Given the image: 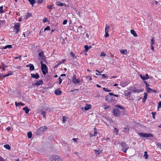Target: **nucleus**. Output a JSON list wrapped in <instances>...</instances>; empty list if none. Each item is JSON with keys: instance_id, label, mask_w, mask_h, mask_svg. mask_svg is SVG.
Instances as JSON below:
<instances>
[{"instance_id": "obj_1", "label": "nucleus", "mask_w": 161, "mask_h": 161, "mask_svg": "<svg viewBox=\"0 0 161 161\" xmlns=\"http://www.w3.org/2000/svg\"><path fill=\"white\" fill-rule=\"evenodd\" d=\"M40 63L41 65V69L43 75L46 74V73L48 72V69L46 65L45 64H43V62L41 61Z\"/></svg>"}, {"instance_id": "obj_2", "label": "nucleus", "mask_w": 161, "mask_h": 161, "mask_svg": "<svg viewBox=\"0 0 161 161\" xmlns=\"http://www.w3.org/2000/svg\"><path fill=\"white\" fill-rule=\"evenodd\" d=\"M50 161H63L62 158L56 155H53L50 158Z\"/></svg>"}, {"instance_id": "obj_3", "label": "nucleus", "mask_w": 161, "mask_h": 161, "mask_svg": "<svg viewBox=\"0 0 161 161\" xmlns=\"http://www.w3.org/2000/svg\"><path fill=\"white\" fill-rule=\"evenodd\" d=\"M47 128L45 126L41 127L36 131V134H40L41 132L46 130H47Z\"/></svg>"}, {"instance_id": "obj_4", "label": "nucleus", "mask_w": 161, "mask_h": 161, "mask_svg": "<svg viewBox=\"0 0 161 161\" xmlns=\"http://www.w3.org/2000/svg\"><path fill=\"white\" fill-rule=\"evenodd\" d=\"M139 135L140 136L143 137H150L153 136V135L150 133H139Z\"/></svg>"}, {"instance_id": "obj_5", "label": "nucleus", "mask_w": 161, "mask_h": 161, "mask_svg": "<svg viewBox=\"0 0 161 161\" xmlns=\"http://www.w3.org/2000/svg\"><path fill=\"white\" fill-rule=\"evenodd\" d=\"M121 145L122 147V150L125 153H126V151L129 148V147L124 142H122Z\"/></svg>"}, {"instance_id": "obj_6", "label": "nucleus", "mask_w": 161, "mask_h": 161, "mask_svg": "<svg viewBox=\"0 0 161 161\" xmlns=\"http://www.w3.org/2000/svg\"><path fill=\"white\" fill-rule=\"evenodd\" d=\"M112 113L115 117H118L120 115V111L117 108L114 109L113 110Z\"/></svg>"}, {"instance_id": "obj_7", "label": "nucleus", "mask_w": 161, "mask_h": 161, "mask_svg": "<svg viewBox=\"0 0 161 161\" xmlns=\"http://www.w3.org/2000/svg\"><path fill=\"white\" fill-rule=\"evenodd\" d=\"M19 26L20 24L18 23L17 24H16L14 27V32H15L16 34L19 31Z\"/></svg>"}, {"instance_id": "obj_8", "label": "nucleus", "mask_w": 161, "mask_h": 161, "mask_svg": "<svg viewBox=\"0 0 161 161\" xmlns=\"http://www.w3.org/2000/svg\"><path fill=\"white\" fill-rule=\"evenodd\" d=\"M140 76L141 79L143 80H146L149 79V76L147 74H146L143 76H142L141 74H140Z\"/></svg>"}, {"instance_id": "obj_9", "label": "nucleus", "mask_w": 161, "mask_h": 161, "mask_svg": "<svg viewBox=\"0 0 161 161\" xmlns=\"http://www.w3.org/2000/svg\"><path fill=\"white\" fill-rule=\"evenodd\" d=\"M43 84V81L42 80H40L36 82L33 84V85L35 86H38Z\"/></svg>"}, {"instance_id": "obj_10", "label": "nucleus", "mask_w": 161, "mask_h": 161, "mask_svg": "<svg viewBox=\"0 0 161 161\" xmlns=\"http://www.w3.org/2000/svg\"><path fill=\"white\" fill-rule=\"evenodd\" d=\"M31 75L32 78H35L36 79H38L40 77L39 75L37 73H36V74H31Z\"/></svg>"}, {"instance_id": "obj_11", "label": "nucleus", "mask_w": 161, "mask_h": 161, "mask_svg": "<svg viewBox=\"0 0 161 161\" xmlns=\"http://www.w3.org/2000/svg\"><path fill=\"white\" fill-rule=\"evenodd\" d=\"M55 94L57 95H59L62 93V91L59 89H56L54 92Z\"/></svg>"}, {"instance_id": "obj_12", "label": "nucleus", "mask_w": 161, "mask_h": 161, "mask_svg": "<svg viewBox=\"0 0 161 161\" xmlns=\"http://www.w3.org/2000/svg\"><path fill=\"white\" fill-rule=\"evenodd\" d=\"M38 56L39 57L42 59H44L45 57L44 55V53L43 51L40 52L38 54Z\"/></svg>"}, {"instance_id": "obj_13", "label": "nucleus", "mask_w": 161, "mask_h": 161, "mask_svg": "<svg viewBox=\"0 0 161 161\" xmlns=\"http://www.w3.org/2000/svg\"><path fill=\"white\" fill-rule=\"evenodd\" d=\"M129 90H130L131 91H133L134 92H140V90H138V91L137 89H136L135 88V87H134V88H133V89H132V87H130L129 89Z\"/></svg>"}, {"instance_id": "obj_14", "label": "nucleus", "mask_w": 161, "mask_h": 161, "mask_svg": "<svg viewBox=\"0 0 161 161\" xmlns=\"http://www.w3.org/2000/svg\"><path fill=\"white\" fill-rule=\"evenodd\" d=\"M46 110V109L45 110ZM41 112V114L43 115V117L44 118H46V110H42Z\"/></svg>"}, {"instance_id": "obj_15", "label": "nucleus", "mask_w": 161, "mask_h": 161, "mask_svg": "<svg viewBox=\"0 0 161 161\" xmlns=\"http://www.w3.org/2000/svg\"><path fill=\"white\" fill-rule=\"evenodd\" d=\"M91 108V105L90 104L86 105L84 108V109L85 110H88Z\"/></svg>"}, {"instance_id": "obj_16", "label": "nucleus", "mask_w": 161, "mask_h": 161, "mask_svg": "<svg viewBox=\"0 0 161 161\" xmlns=\"http://www.w3.org/2000/svg\"><path fill=\"white\" fill-rule=\"evenodd\" d=\"M111 98V101L112 100V98H110V97L108 95L106 96L105 100L108 102H109L110 101V99Z\"/></svg>"}, {"instance_id": "obj_17", "label": "nucleus", "mask_w": 161, "mask_h": 161, "mask_svg": "<svg viewBox=\"0 0 161 161\" xmlns=\"http://www.w3.org/2000/svg\"><path fill=\"white\" fill-rule=\"evenodd\" d=\"M23 110L25 111L26 114H28L30 111V109L26 106L23 108Z\"/></svg>"}, {"instance_id": "obj_18", "label": "nucleus", "mask_w": 161, "mask_h": 161, "mask_svg": "<svg viewBox=\"0 0 161 161\" xmlns=\"http://www.w3.org/2000/svg\"><path fill=\"white\" fill-rule=\"evenodd\" d=\"M130 32L131 34H132L134 36L136 37L137 36V34L136 33L135 31L133 30H130Z\"/></svg>"}, {"instance_id": "obj_19", "label": "nucleus", "mask_w": 161, "mask_h": 161, "mask_svg": "<svg viewBox=\"0 0 161 161\" xmlns=\"http://www.w3.org/2000/svg\"><path fill=\"white\" fill-rule=\"evenodd\" d=\"M147 93H144V96L142 99L143 102H145V101L146 100V99L147 98Z\"/></svg>"}, {"instance_id": "obj_20", "label": "nucleus", "mask_w": 161, "mask_h": 161, "mask_svg": "<svg viewBox=\"0 0 161 161\" xmlns=\"http://www.w3.org/2000/svg\"><path fill=\"white\" fill-rule=\"evenodd\" d=\"M29 66H30V69H29L30 71H33L34 70V67L32 64H29Z\"/></svg>"}, {"instance_id": "obj_21", "label": "nucleus", "mask_w": 161, "mask_h": 161, "mask_svg": "<svg viewBox=\"0 0 161 161\" xmlns=\"http://www.w3.org/2000/svg\"><path fill=\"white\" fill-rule=\"evenodd\" d=\"M68 117L66 116H64L63 117L62 122L65 123L68 119Z\"/></svg>"}, {"instance_id": "obj_22", "label": "nucleus", "mask_w": 161, "mask_h": 161, "mask_svg": "<svg viewBox=\"0 0 161 161\" xmlns=\"http://www.w3.org/2000/svg\"><path fill=\"white\" fill-rule=\"evenodd\" d=\"M145 89L146 90L147 92L148 93L151 92L152 91V89L149 87L148 86L145 87Z\"/></svg>"}, {"instance_id": "obj_23", "label": "nucleus", "mask_w": 161, "mask_h": 161, "mask_svg": "<svg viewBox=\"0 0 161 161\" xmlns=\"http://www.w3.org/2000/svg\"><path fill=\"white\" fill-rule=\"evenodd\" d=\"M72 82L74 84L78 83L80 82L79 80L78 79H75L74 80H72Z\"/></svg>"}, {"instance_id": "obj_24", "label": "nucleus", "mask_w": 161, "mask_h": 161, "mask_svg": "<svg viewBox=\"0 0 161 161\" xmlns=\"http://www.w3.org/2000/svg\"><path fill=\"white\" fill-rule=\"evenodd\" d=\"M95 153L96 155H99L102 153V151L100 150H95Z\"/></svg>"}, {"instance_id": "obj_25", "label": "nucleus", "mask_w": 161, "mask_h": 161, "mask_svg": "<svg viewBox=\"0 0 161 161\" xmlns=\"http://www.w3.org/2000/svg\"><path fill=\"white\" fill-rule=\"evenodd\" d=\"M109 25H108L107 24L106 25L105 28V32H108L109 29Z\"/></svg>"}, {"instance_id": "obj_26", "label": "nucleus", "mask_w": 161, "mask_h": 161, "mask_svg": "<svg viewBox=\"0 0 161 161\" xmlns=\"http://www.w3.org/2000/svg\"><path fill=\"white\" fill-rule=\"evenodd\" d=\"M28 1L30 2L31 4L33 6V5L36 3V1L35 0H28Z\"/></svg>"}, {"instance_id": "obj_27", "label": "nucleus", "mask_w": 161, "mask_h": 161, "mask_svg": "<svg viewBox=\"0 0 161 161\" xmlns=\"http://www.w3.org/2000/svg\"><path fill=\"white\" fill-rule=\"evenodd\" d=\"M4 147L6 149L10 150L11 149V147L8 144H5L4 145Z\"/></svg>"}, {"instance_id": "obj_28", "label": "nucleus", "mask_w": 161, "mask_h": 161, "mask_svg": "<svg viewBox=\"0 0 161 161\" xmlns=\"http://www.w3.org/2000/svg\"><path fill=\"white\" fill-rule=\"evenodd\" d=\"M27 136L29 138H30L32 136V134L31 132H29L27 133Z\"/></svg>"}, {"instance_id": "obj_29", "label": "nucleus", "mask_w": 161, "mask_h": 161, "mask_svg": "<svg viewBox=\"0 0 161 161\" xmlns=\"http://www.w3.org/2000/svg\"><path fill=\"white\" fill-rule=\"evenodd\" d=\"M116 106L117 107V108H119L120 109H123L124 110H125L124 108L123 107H122V106H121L119 105H117Z\"/></svg>"}, {"instance_id": "obj_30", "label": "nucleus", "mask_w": 161, "mask_h": 161, "mask_svg": "<svg viewBox=\"0 0 161 161\" xmlns=\"http://www.w3.org/2000/svg\"><path fill=\"white\" fill-rule=\"evenodd\" d=\"M65 61L66 60L65 59H63L62 61L59 62L57 64V65H58L64 63Z\"/></svg>"}, {"instance_id": "obj_31", "label": "nucleus", "mask_w": 161, "mask_h": 161, "mask_svg": "<svg viewBox=\"0 0 161 161\" xmlns=\"http://www.w3.org/2000/svg\"><path fill=\"white\" fill-rule=\"evenodd\" d=\"M120 52L123 54H125L127 53L126 50H120Z\"/></svg>"}, {"instance_id": "obj_32", "label": "nucleus", "mask_w": 161, "mask_h": 161, "mask_svg": "<svg viewBox=\"0 0 161 161\" xmlns=\"http://www.w3.org/2000/svg\"><path fill=\"white\" fill-rule=\"evenodd\" d=\"M12 46L11 45H6L5 47H4L3 48V49H6L7 48H12Z\"/></svg>"}, {"instance_id": "obj_33", "label": "nucleus", "mask_w": 161, "mask_h": 161, "mask_svg": "<svg viewBox=\"0 0 161 161\" xmlns=\"http://www.w3.org/2000/svg\"><path fill=\"white\" fill-rule=\"evenodd\" d=\"M85 51L87 52L89 49V46L88 45H85L84 46Z\"/></svg>"}, {"instance_id": "obj_34", "label": "nucleus", "mask_w": 161, "mask_h": 161, "mask_svg": "<svg viewBox=\"0 0 161 161\" xmlns=\"http://www.w3.org/2000/svg\"><path fill=\"white\" fill-rule=\"evenodd\" d=\"M155 41L154 40V38L153 37L151 39V45H153L154 44Z\"/></svg>"}, {"instance_id": "obj_35", "label": "nucleus", "mask_w": 161, "mask_h": 161, "mask_svg": "<svg viewBox=\"0 0 161 161\" xmlns=\"http://www.w3.org/2000/svg\"><path fill=\"white\" fill-rule=\"evenodd\" d=\"M0 21H2V22H0V26L1 25H4L5 24V20H0Z\"/></svg>"}, {"instance_id": "obj_36", "label": "nucleus", "mask_w": 161, "mask_h": 161, "mask_svg": "<svg viewBox=\"0 0 161 161\" xmlns=\"http://www.w3.org/2000/svg\"><path fill=\"white\" fill-rule=\"evenodd\" d=\"M148 155H147V151H145L144 152V156L145 157V158L147 159V158Z\"/></svg>"}, {"instance_id": "obj_37", "label": "nucleus", "mask_w": 161, "mask_h": 161, "mask_svg": "<svg viewBox=\"0 0 161 161\" xmlns=\"http://www.w3.org/2000/svg\"><path fill=\"white\" fill-rule=\"evenodd\" d=\"M103 89L104 91L106 92H110L111 91V90H109L108 89L105 88V87H103Z\"/></svg>"}, {"instance_id": "obj_38", "label": "nucleus", "mask_w": 161, "mask_h": 161, "mask_svg": "<svg viewBox=\"0 0 161 161\" xmlns=\"http://www.w3.org/2000/svg\"><path fill=\"white\" fill-rule=\"evenodd\" d=\"M63 4L62 3L58 2L57 3V5L58 6H62Z\"/></svg>"}, {"instance_id": "obj_39", "label": "nucleus", "mask_w": 161, "mask_h": 161, "mask_svg": "<svg viewBox=\"0 0 161 161\" xmlns=\"http://www.w3.org/2000/svg\"><path fill=\"white\" fill-rule=\"evenodd\" d=\"M50 29V26H47L45 28H44V30L45 31L47 30H49Z\"/></svg>"}, {"instance_id": "obj_40", "label": "nucleus", "mask_w": 161, "mask_h": 161, "mask_svg": "<svg viewBox=\"0 0 161 161\" xmlns=\"http://www.w3.org/2000/svg\"><path fill=\"white\" fill-rule=\"evenodd\" d=\"M70 54L72 56L73 58H76V57H75V54L74 53H73V52H70Z\"/></svg>"}, {"instance_id": "obj_41", "label": "nucleus", "mask_w": 161, "mask_h": 161, "mask_svg": "<svg viewBox=\"0 0 161 161\" xmlns=\"http://www.w3.org/2000/svg\"><path fill=\"white\" fill-rule=\"evenodd\" d=\"M131 95V92H127L125 93V96H129V95Z\"/></svg>"}, {"instance_id": "obj_42", "label": "nucleus", "mask_w": 161, "mask_h": 161, "mask_svg": "<svg viewBox=\"0 0 161 161\" xmlns=\"http://www.w3.org/2000/svg\"><path fill=\"white\" fill-rule=\"evenodd\" d=\"M94 134L95 135V136L97 133V130L95 128H94Z\"/></svg>"}, {"instance_id": "obj_43", "label": "nucleus", "mask_w": 161, "mask_h": 161, "mask_svg": "<svg viewBox=\"0 0 161 161\" xmlns=\"http://www.w3.org/2000/svg\"><path fill=\"white\" fill-rule=\"evenodd\" d=\"M125 131V132H128L129 130V129L128 126H126L124 128Z\"/></svg>"}, {"instance_id": "obj_44", "label": "nucleus", "mask_w": 161, "mask_h": 161, "mask_svg": "<svg viewBox=\"0 0 161 161\" xmlns=\"http://www.w3.org/2000/svg\"><path fill=\"white\" fill-rule=\"evenodd\" d=\"M161 108V101H159L158 103V108Z\"/></svg>"}, {"instance_id": "obj_45", "label": "nucleus", "mask_w": 161, "mask_h": 161, "mask_svg": "<svg viewBox=\"0 0 161 161\" xmlns=\"http://www.w3.org/2000/svg\"><path fill=\"white\" fill-rule=\"evenodd\" d=\"M143 82L146 85V87L148 86H150L147 83V82L146 81H144Z\"/></svg>"}, {"instance_id": "obj_46", "label": "nucleus", "mask_w": 161, "mask_h": 161, "mask_svg": "<svg viewBox=\"0 0 161 161\" xmlns=\"http://www.w3.org/2000/svg\"><path fill=\"white\" fill-rule=\"evenodd\" d=\"M152 114L153 115V117L154 119L155 118V115L156 114V112H152Z\"/></svg>"}, {"instance_id": "obj_47", "label": "nucleus", "mask_w": 161, "mask_h": 161, "mask_svg": "<svg viewBox=\"0 0 161 161\" xmlns=\"http://www.w3.org/2000/svg\"><path fill=\"white\" fill-rule=\"evenodd\" d=\"M114 132L116 133V134H118V130L116 128H115L114 129Z\"/></svg>"}, {"instance_id": "obj_48", "label": "nucleus", "mask_w": 161, "mask_h": 161, "mask_svg": "<svg viewBox=\"0 0 161 161\" xmlns=\"http://www.w3.org/2000/svg\"><path fill=\"white\" fill-rule=\"evenodd\" d=\"M102 75V78H108V76H107V75H105V74H101V75Z\"/></svg>"}, {"instance_id": "obj_49", "label": "nucleus", "mask_w": 161, "mask_h": 161, "mask_svg": "<svg viewBox=\"0 0 161 161\" xmlns=\"http://www.w3.org/2000/svg\"><path fill=\"white\" fill-rule=\"evenodd\" d=\"M58 80H59V84H60L61 83L62 81V80L61 79V78L60 77H59L58 78Z\"/></svg>"}, {"instance_id": "obj_50", "label": "nucleus", "mask_w": 161, "mask_h": 161, "mask_svg": "<svg viewBox=\"0 0 161 161\" xmlns=\"http://www.w3.org/2000/svg\"><path fill=\"white\" fill-rule=\"evenodd\" d=\"M43 0H38L37 1V3L39 4H41L43 2Z\"/></svg>"}, {"instance_id": "obj_51", "label": "nucleus", "mask_w": 161, "mask_h": 161, "mask_svg": "<svg viewBox=\"0 0 161 161\" xmlns=\"http://www.w3.org/2000/svg\"><path fill=\"white\" fill-rule=\"evenodd\" d=\"M86 79H89V80H91L92 79V77L91 76H86Z\"/></svg>"}, {"instance_id": "obj_52", "label": "nucleus", "mask_w": 161, "mask_h": 161, "mask_svg": "<svg viewBox=\"0 0 161 161\" xmlns=\"http://www.w3.org/2000/svg\"><path fill=\"white\" fill-rule=\"evenodd\" d=\"M157 145L158 147L159 148L161 149V144L160 143L157 144Z\"/></svg>"}, {"instance_id": "obj_53", "label": "nucleus", "mask_w": 161, "mask_h": 161, "mask_svg": "<svg viewBox=\"0 0 161 161\" xmlns=\"http://www.w3.org/2000/svg\"><path fill=\"white\" fill-rule=\"evenodd\" d=\"M67 20L66 19L65 20H64L63 22V25H65L67 24Z\"/></svg>"}, {"instance_id": "obj_54", "label": "nucleus", "mask_w": 161, "mask_h": 161, "mask_svg": "<svg viewBox=\"0 0 161 161\" xmlns=\"http://www.w3.org/2000/svg\"><path fill=\"white\" fill-rule=\"evenodd\" d=\"M106 55V54L103 52H102L100 54V56H105Z\"/></svg>"}, {"instance_id": "obj_55", "label": "nucleus", "mask_w": 161, "mask_h": 161, "mask_svg": "<svg viewBox=\"0 0 161 161\" xmlns=\"http://www.w3.org/2000/svg\"><path fill=\"white\" fill-rule=\"evenodd\" d=\"M15 105L16 107L20 106V103H17V102L15 103Z\"/></svg>"}, {"instance_id": "obj_56", "label": "nucleus", "mask_w": 161, "mask_h": 161, "mask_svg": "<svg viewBox=\"0 0 161 161\" xmlns=\"http://www.w3.org/2000/svg\"><path fill=\"white\" fill-rule=\"evenodd\" d=\"M3 6H1L0 7V11H1L2 12H3V13L4 11L3 10Z\"/></svg>"}, {"instance_id": "obj_57", "label": "nucleus", "mask_w": 161, "mask_h": 161, "mask_svg": "<svg viewBox=\"0 0 161 161\" xmlns=\"http://www.w3.org/2000/svg\"><path fill=\"white\" fill-rule=\"evenodd\" d=\"M26 15V16H28V18L31 16V14L29 13H27Z\"/></svg>"}, {"instance_id": "obj_58", "label": "nucleus", "mask_w": 161, "mask_h": 161, "mask_svg": "<svg viewBox=\"0 0 161 161\" xmlns=\"http://www.w3.org/2000/svg\"><path fill=\"white\" fill-rule=\"evenodd\" d=\"M13 71H9V72L8 73V74H10L9 75H12L13 74Z\"/></svg>"}, {"instance_id": "obj_59", "label": "nucleus", "mask_w": 161, "mask_h": 161, "mask_svg": "<svg viewBox=\"0 0 161 161\" xmlns=\"http://www.w3.org/2000/svg\"><path fill=\"white\" fill-rule=\"evenodd\" d=\"M47 20H47V18H44L43 20V23H45L47 21Z\"/></svg>"}, {"instance_id": "obj_60", "label": "nucleus", "mask_w": 161, "mask_h": 161, "mask_svg": "<svg viewBox=\"0 0 161 161\" xmlns=\"http://www.w3.org/2000/svg\"><path fill=\"white\" fill-rule=\"evenodd\" d=\"M105 32L106 33V34H105V36L106 37H108L109 36V34L108 33V32Z\"/></svg>"}, {"instance_id": "obj_61", "label": "nucleus", "mask_w": 161, "mask_h": 161, "mask_svg": "<svg viewBox=\"0 0 161 161\" xmlns=\"http://www.w3.org/2000/svg\"><path fill=\"white\" fill-rule=\"evenodd\" d=\"M21 55H20L19 57H15L14 58L15 59H18V58H21Z\"/></svg>"}, {"instance_id": "obj_62", "label": "nucleus", "mask_w": 161, "mask_h": 161, "mask_svg": "<svg viewBox=\"0 0 161 161\" xmlns=\"http://www.w3.org/2000/svg\"><path fill=\"white\" fill-rule=\"evenodd\" d=\"M1 64H2V65L3 66V67L5 68V67H8V66L4 65V64L3 63H2Z\"/></svg>"}, {"instance_id": "obj_63", "label": "nucleus", "mask_w": 161, "mask_h": 161, "mask_svg": "<svg viewBox=\"0 0 161 161\" xmlns=\"http://www.w3.org/2000/svg\"><path fill=\"white\" fill-rule=\"evenodd\" d=\"M76 75H73V76L72 78V80H74L75 79H76Z\"/></svg>"}, {"instance_id": "obj_64", "label": "nucleus", "mask_w": 161, "mask_h": 161, "mask_svg": "<svg viewBox=\"0 0 161 161\" xmlns=\"http://www.w3.org/2000/svg\"><path fill=\"white\" fill-rule=\"evenodd\" d=\"M47 8H48L49 9H52V6L51 5H49L48 6H47Z\"/></svg>"}]
</instances>
